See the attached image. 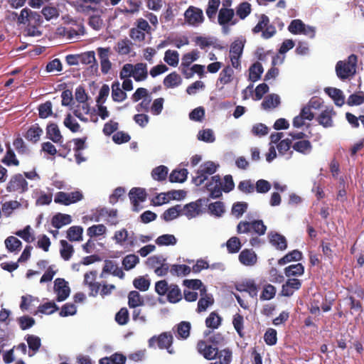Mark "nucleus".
<instances>
[{
	"mask_svg": "<svg viewBox=\"0 0 364 364\" xmlns=\"http://www.w3.org/2000/svg\"><path fill=\"white\" fill-rule=\"evenodd\" d=\"M144 305V299L137 291L133 290L129 293L128 306L130 309H136Z\"/></svg>",
	"mask_w": 364,
	"mask_h": 364,
	"instance_id": "bb28decb",
	"label": "nucleus"
},
{
	"mask_svg": "<svg viewBox=\"0 0 364 364\" xmlns=\"http://www.w3.org/2000/svg\"><path fill=\"white\" fill-rule=\"evenodd\" d=\"M5 165L10 166H18L19 161L16 159L14 151L11 149L9 144L7 145V151L1 161Z\"/></svg>",
	"mask_w": 364,
	"mask_h": 364,
	"instance_id": "a19ab883",
	"label": "nucleus"
},
{
	"mask_svg": "<svg viewBox=\"0 0 364 364\" xmlns=\"http://www.w3.org/2000/svg\"><path fill=\"white\" fill-rule=\"evenodd\" d=\"M53 114L52 103L46 101L38 106V115L40 118L46 119Z\"/></svg>",
	"mask_w": 364,
	"mask_h": 364,
	"instance_id": "bf43d9fd",
	"label": "nucleus"
},
{
	"mask_svg": "<svg viewBox=\"0 0 364 364\" xmlns=\"http://www.w3.org/2000/svg\"><path fill=\"white\" fill-rule=\"evenodd\" d=\"M234 16V11L232 9L222 8L218 14V23L224 26L228 23Z\"/></svg>",
	"mask_w": 364,
	"mask_h": 364,
	"instance_id": "4c0bfd02",
	"label": "nucleus"
},
{
	"mask_svg": "<svg viewBox=\"0 0 364 364\" xmlns=\"http://www.w3.org/2000/svg\"><path fill=\"white\" fill-rule=\"evenodd\" d=\"M191 272V267L186 264H173L170 267V273L173 276H187Z\"/></svg>",
	"mask_w": 364,
	"mask_h": 364,
	"instance_id": "58836bf2",
	"label": "nucleus"
},
{
	"mask_svg": "<svg viewBox=\"0 0 364 364\" xmlns=\"http://www.w3.org/2000/svg\"><path fill=\"white\" fill-rule=\"evenodd\" d=\"M239 261L245 266H253L257 262V257L252 250L245 249L239 255Z\"/></svg>",
	"mask_w": 364,
	"mask_h": 364,
	"instance_id": "aec40b11",
	"label": "nucleus"
},
{
	"mask_svg": "<svg viewBox=\"0 0 364 364\" xmlns=\"http://www.w3.org/2000/svg\"><path fill=\"white\" fill-rule=\"evenodd\" d=\"M305 28V24L300 19L292 20L288 26L289 31L294 35L301 34Z\"/></svg>",
	"mask_w": 364,
	"mask_h": 364,
	"instance_id": "13d9d810",
	"label": "nucleus"
},
{
	"mask_svg": "<svg viewBox=\"0 0 364 364\" xmlns=\"http://www.w3.org/2000/svg\"><path fill=\"white\" fill-rule=\"evenodd\" d=\"M164 60L170 66L176 67L179 62V54L176 50H167Z\"/></svg>",
	"mask_w": 364,
	"mask_h": 364,
	"instance_id": "603ef678",
	"label": "nucleus"
},
{
	"mask_svg": "<svg viewBox=\"0 0 364 364\" xmlns=\"http://www.w3.org/2000/svg\"><path fill=\"white\" fill-rule=\"evenodd\" d=\"M191 328V323L188 321H181L176 326V337L178 339H186L190 336Z\"/></svg>",
	"mask_w": 364,
	"mask_h": 364,
	"instance_id": "7c9ffc66",
	"label": "nucleus"
},
{
	"mask_svg": "<svg viewBox=\"0 0 364 364\" xmlns=\"http://www.w3.org/2000/svg\"><path fill=\"white\" fill-rule=\"evenodd\" d=\"M177 242V239L173 235L164 234L158 237L156 240V243L159 246H168L175 245Z\"/></svg>",
	"mask_w": 364,
	"mask_h": 364,
	"instance_id": "5fc2aeb1",
	"label": "nucleus"
},
{
	"mask_svg": "<svg viewBox=\"0 0 364 364\" xmlns=\"http://www.w3.org/2000/svg\"><path fill=\"white\" fill-rule=\"evenodd\" d=\"M26 340L29 350L33 351L32 354H29L30 356H32L38 351L41 346V338L35 335H27Z\"/></svg>",
	"mask_w": 364,
	"mask_h": 364,
	"instance_id": "e433bc0d",
	"label": "nucleus"
},
{
	"mask_svg": "<svg viewBox=\"0 0 364 364\" xmlns=\"http://www.w3.org/2000/svg\"><path fill=\"white\" fill-rule=\"evenodd\" d=\"M72 218L68 214L58 213L51 219V225L56 229H60L65 225L70 224Z\"/></svg>",
	"mask_w": 364,
	"mask_h": 364,
	"instance_id": "5701e85b",
	"label": "nucleus"
},
{
	"mask_svg": "<svg viewBox=\"0 0 364 364\" xmlns=\"http://www.w3.org/2000/svg\"><path fill=\"white\" fill-rule=\"evenodd\" d=\"M129 196L133 205V210L138 212L141 208L139 203L146 200L147 193L142 188H132L129 193Z\"/></svg>",
	"mask_w": 364,
	"mask_h": 364,
	"instance_id": "f8f14e48",
	"label": "nucleus"
},
{
	"mask_svg": "<svg viewBox=\"0 0 364 364\" xmlns=\"http://www.w3.org/2000/svg\"><path fill=\"white\" fill-rule=\"evenodd\" d=\"M47 138L56 144H62L63 136L55 123H49L46 127Z\"/></svg>",
	"mask_w": 364,
	"mask_h": 364,
	"instance_id": "412c9836",
	"label": "nucleus"
},
{
	"mask_svg": "<svg viewBox=\"0 0 364 364\" xmlns=\"http://www.w3.org/2000/svg\"><path fill=\"white\" fill-rule=\"evenodd\" d=\"M5 245L9 252L19 251L21 248V242L14 236H9L5 240Z\"/></svg>",
	"mask_w": 364,
	"mask_h": 364,
	"instance_id": "864d4df0",
	"label": "nucleus"
},
{
	"mask_svg": "<svg viewBox=\"0 0 364 364\" xmlns=\"http://www.w3.org/2000/svg\"><path fill=\"white\" fill-rule=\"evenodd\" d=\"M181 76L176 72H172L164 79V85L167 88L178 87L181 84Z\"/></svg>",
	"mask_w": 364,
	"mask_h": 364,
	"instance_id": "c756f323",
	"label": "nucleus"
},
{
	"mask_svg": "<svg viewBox=\"0 0 364 364\" xmlns=\"http://www.w3.org/2000/svg\"><path fill=\"white\" fill-rule=\"evenodd\" d=\"M294 150L302 154H308L312 150V145L309 140H301L295 142L292 146Z\"/></svg>",
	"mask_w": 364,
	"mask_h": 364,
	"instance_id": "37998d69",
	"label": "nucleus"
},
{
	"mask_svg": "<svg viewBox=\"0 0 364 364\" xmlns=\"http://www.w3.org/2000/svg\"><path fill=\"white\" fill-rule=\"evenodd\" d=\"M168 169L166 166L161 165L154 168L151 171L152 178L158 181H165L168 176Z\"/></svg>",
	"mask_w": 364,
	"mask_h": 364,
	"instance_id": "c03bdc74",
	"label": "nucleus"
},
{
	"mask_svg": "<svg viewBox=\"0 0 364 364\" xmlns=\"http://www.w3.org/2000/svg\"><path fill=\"white\" fill-rule=\"evenodd\" d=\"M218 165L214 162L208 161L200 166V168L197 171L196 176L193 178V182L197 186H200L206 179L208 176L215 173L217 171Z\"/></svg>",
	"mask_w": 364,
	"mask_h": 364,
	"instance_id": "423d86ee",
	"label": "nucleus"
},
{
	"mask_svg": "<svg viewBox=\"0 0 364 364\" xmlns=\"http://www.w3.org/2000/svg\"><path fill=\"white\" fill-rule=\"evenodd\" d=\"M284 272L287 278L300 277L304 273V267L301 263L291 264L284 268Z\"/></svg>",
	"mask_w": 364,
	"mask_h": 364,
	"instance_id": "a878e982",
	"label": "nucleus"
},
{
	"mask_svg": "<svg viewBox=\"0 0 364 364\" xmlns=\"http://www.w3.org/2000/svg\"><path fill=\"white\" fill-rule=\"evenodd\" d=\"M147 76L148 71L146 64L139 63L133 65L132 77L136 81L140 82L146 79Z\"/></svg>",
	"mask_w": 364,
	"mask_h": 364,
	"instance_id": "393cba45",
	"label": "nucleus"
},
{
	"mask_svg": "<svg viewBox=\"0 0 364 364\" xmlns=\"http://www.w3.org/2000/svg\"><path fill=\"white\" fill-rule=\"evenodd\" d=\"M155 291L159 296H166L167 301L171 304L178 303L183 298L179 287L176 284H168L165 279L156 282Z\"/></svg>",
	"mask_w": 364,
	"mask_h": 364,
	"instance_id": "f257e3e1",
	"label": "nucleus"
},
{
	"mask_svg": "<svg viewBox=\"0 0 364 364\" xmlns=\"http://www.w3.org/2000/svg\"><path fill=\"white\" fill-rule=\"evenodd\" d=\"M302 252L298 250H294L278 260L279 265H284L291 262H298L302 259Z\"/></svg>",
	"mask_w": 364,
	"mask_h": 364,
	"instance_id": "c85d7f7f",
	"label": "nucleus"
},
{
	"mask_svg": "<svg viewBox=\"0 0 364 364\" xmlns=\"http://www.w3.org/2000/svg\"><path fill=\"white\" fill-rule=\"evenodd\" d=\"M267 231V226L262 220H254L251 222L240 221L237 226V232L252 233L259 236L263 235Z\"/></svg>",
	"mask_w": 364,
	"mask_h": 364,
	"instance_id": "7ed1b4c3",
	"label": "nucleus"
},
{
	"mask_svg": "<svg viewBox=\"0 0 364 364\" xmlns=\"http://www.w3.org/2000/svg\"><path fill=\"white\" fill-rule=\"evenodd\" d=\"M60 244L61 246L60 250L61 257L65 261L69 260L74 253L73 246L65 240H61Z\"/></svg>",
	"mask_w": 364,
	"mask_h": 364,
	"instance_id": "473e14b6",
	"label": "nucleus"
},
{
	"mask_svg": "<svg viewBox=\"0 0 364 364\" xmlns=\"http://www.w3.org/2000/svg\"><path fill=\"white\" fill-rule=\"evenodd\" d=\"M107 228L102 224L94 225L87 230V235L90 237L100 236L106 232Z\"/></svg>",
	"mask_w": 364,
	"mask_h": 364,
	"instance_id": "69168bd1",
	"label": "nucleus"
},
{
	"mask_svg": "<svg viewBox=\"0 0 364 364\" xmlns=\"http://www.w3.org/2000/svg\"><path fill=\"white\" fill-rule=\"evenodd\" d=\"M324 91L333 100L336 106L341 107L344 105L345 97L340 89L335 87H326Z\"/></svg>",
	"mask_w": 364,
	"mask_h": 364,
	"instance_id": "b1692460",
	"label": "nucleus"
},
{
	"mask_svg": "<svg viewBox=\"0 0 364 364\" xmlns=\"http://www.w3.org/2000/svg\"><path fill=\"white\" fill-rule=\"evenodd\" d=\"M127 97V95L124 90L120 87L119 81H114L112 84V98L113 101L121 102Z\"/></svg>",
	"mask_w": 364,
	"mask_h": 364,
	"instance_id": "cd10ccee",
	"label": "nucleus"
},
{
	"mask_svg": "<svg viewBox=\"0 0 364 364\" xmlns=\"http://www.w3.org/2000/svg\"><path fill=\"white\" fill-rule=\"evenodd\" d=\"M21 205V203L17 200H10L5 202L2 204V212L4 215L9 217L12 213L13 210L17 209Z\"/></svg>",
	"mask_w": 364,
	"mask_h": 364,
	"instance_id": "0e129e2a",
	"label": "nucleus"
},
{
	"mask_svg": "<svg viewBox=\"0 0 364 364\" xmlns=\"http://www.w3.org/2000/svg\"><path fill=\"white\" fill-rule=\"evenodd\" d=\"M239 291L247 292L251 297L257 296L258 287L253 279H247L236 285Z\"/></svg>",
	"mask_w": 364,
	"mask_h": 364,
	"instance_id": "6ab92c4d",
	"label": "nucleus"
},
{
	"mask_svg": "<svg viewBox=\"0 0 364 364\" xmlns=\"http://www.w3.org/2000/svg\"><path fill=\"white\" fill-rule=\"evenodd\" d=\"M43 133V129L41 128L38 124L36 123L28 128L24 134V137L31 143L36 144L40 140Z\"/></svg>",
	"mask_w": 364,
	"mask_h": 364,
	"instance_id": "4be33fe9",
	"label": "nucleus"
},
{
	"mask_svg": "<svg viewBox=\"0 0 364 364\" xmlns=\"http://www.w3.org/2000/svg\"><path fill=\"white\" fill-rule=\"evenodd\" d=\"M83 228L81 226H72L67 231V238L70 242L81 241L82 240Z\"/></svg>",
	"mask_w": 364,
	"mask_h": 364,
	"instance_id": "72a5a7b5",
	"label": "nucleus"
},
{
	"mask_svg": "<svg viewBox=\"0 0 364 364\" xmlns=\"http://www.w3.org/2000/svg\"><path fill=\"white\" fill-rule=\"evenodd\" d=\"M63 124L65 127L69 129L73 133L82 131L80 124L72 117L70 114H68L65 116Z\"/></svg>",
	"mask_w": 364,
	"mask_h": 364,
	"instance_id": "de8ad7c7",
	"label": "nucleus"
},
{
	"mask_svg": "<svg viewBox=\"0 0 364 364\" xmlns=\"http://www.w3.org/2000/svg\"><path fill=\"white\" fill-rule=\"evenodd\" d=\"M183 285L193 290H200V296L205 294L206 287L200 279H185Z\"/></svg>",
	"mask_w": 364,
	"mask_h": 364,
	"instance_id": "ea45409f",
	"label": "nucleus"
},
{
	"mask_svg": "<svg viewBox=\"0 0 364 364\" xmlns=\"http://www.w3.org/2000/svg\"><path fill=\"white\" fill-rule=\"evenodd\" d=\"M129 318V314L126 307H122L115 315L116 322L121 326L126 325Z\"/></svg>",
	"mask_w": 364,
	"mask_h": 364,
	"instance_id": "680f3d73",
	"label": "nucleus"
},
{
	"mask_svg": "<svg viewBox=\"0 0 364 364\" xmlns=\"http://www.w3.org/2000/svg\"><path fill=\"white\" fill-rule=\"evenodd\" d=\"M173 338L171 332H164L158 336H153L149 340V346L154 348L156 344L160 349H166L168 353L173 354L175 351L171 348Z\"/></svg>",
	"mask_w": 364,
	"mask_h": 364,
	"instance_id": "20e7f679",
	"label": "nucleus"
},
{
	"mask_svg": "<svg viewBox=\"0 0 364 364\" xmlns=\"http://www.w3.org/2000/svg\"><path fill=\"white\" fill-rule=\"evenodd\" d=\"M247 203L246 202L235 203L232 207V213L237 218H240L247 209Z\"/></svg>",
	"mask_w": 364,
	"mask_h": 364,
	"instance_id": "774afa93",
	"label": "nucleus"
},
{
	"mask_svg": "<svg viewBox=\"0 0 364 364\" xmlns=\"http://www.w3.org/2000/svg\"><path fill=\"white\" fill-rule=\"evenodd\" d=\"M234 71L230 65L225 67L220 72L218 81L223 85L230 83L233 80Z\"/></svg>",
	"mask_w": 364,
	"mask_h": 364,
	"instance_id": "79ce46f5",
	"label": "nucleus"
},
{
	"mask_svg": "<svg viewBox=\"0 0 364 364\" xmlns=\"http://www.w3.org/2000/svg\"><path fill=\"white\" fill-rule=\"evenodd\" d=\"M205 187L210 192L211 198H219L222 196V182L219 175L212 176L210 181L206 183Z\"/></svg>",
	"mask_w": 364,
	"mask_h": 364,
	"instance_id": "4468645a",
	"label": "nucleus"
},
{
	"mask_svg": "<svg viewBox=\"0 0 364 364\" xmlns=\"http://www.w3.org/2000/svg\"><path fill=\"white\" fill-rule=\"evenodd\" d=\"M196 348L200 355L209 360L217 358L219 353L218 347L211 343L208 344L204 340H199L198 341Z\"/></svg>",
	"mask_w": 364,
	"mask_h": 364,
	"instance_id": "1a4fd4ad",
	"label": "nucleus"
},
{
	"mask_svg": "<svg viewBox=\"0 0 364 364\" xmlns=\"http://www.w3.org/2000/svg\"><path fill=\"white\" fill-rule=\"evenodd\" d=\"M214 303V299L213 296L210 294H208L205 292V294L201 296L198 302L197 311L198 313L206 311V309L212 306Z\"/></svg>",
	"mask_w": 364,
	"mask_h": 364,
	"instance_id": "c9c22d12",
	"label": "nucleus"
},
{
	"mask_svg": "<svg viewBox=\"0 0 364 364\" xmlns=\"http://www.w3.org/2000/svg\"><path fill=\"white\" fill-rule=\"evenodd\" d=\"M280 103V98L276 94L267 95L262 102V107L264 109L274 108Z\"/></svg>",
	"mask_w": 364,
	"mask_h": 364,
	"instance_id": "49530a36",
	"label": "nucleus"
},
{
	"mask_svg": "<svg viewBox=\"0 0 364 364\" xmlns=\"http://www.w3.org/2000/svg\"><path fill=\"white\" fill-rule=\"evenodd\" d=\"M263 70V67L260 63H253L249 69V80L252 82L257 81L260 79Z\"/></svg>",
	"mask_w": 364,
	"mask_h": 364,
	"instance_id": "f704fd0d",
	"label": "nucleus"
},
{
	"mask_svg": "<svg viewBox=\"0 0 364 364\" xmlns=\"http://www.w3.org/2000/svg\"><path fill=\"white\" fill-rule=\"evenodd\" d=\"M186 21L191 26H198L204 21V16L202 9L190 6L184 13Z\"/></svg>",
	"mask_w": 364,
	"mask_h": 364,
	"instance_id": "9b49d317",
	"label": "nucleus"
},
{
	"mask_svg": "<svg viewBox=\"0 0 364 364\" xmlns=\"http://www.w3.org/2000/svg\"><path fill=\"white\" fill-rule=\"evenodd\" d=\"M132 43L127 38L119 41L115 47V50L119 55H128L131 51Z\"/></svg>",
	"mask_w": 364,
	"mask_h": 364,
	"instance_id": "6e6d98bb",
	"label": "nucleus"
},
{
	"mask_svg": "<svg viewBox=\"0 0 364 364\" xmlns=\"http://www.w3.org/2000/svg\"><path fill=\"white\" fill-rule=\"evenodd\" d=\"M222 322V318L218 313L213 311L205 319V325L208 328L215 329L218 328Z\"/></svg>",
	"mask_w": 364,
	"mask_h": 364,
	"instance_id": "a18cd8bd",
	"label": "nucleus"
},
{
	"mask_svg": "<svg viewBox=\"0 0 364 364\" xmlns=\"http://www.w3.org/2000/svg\"><path fill=\"white\" fill-rule=\"evenodd\" d=\"M364 102V92H360L350 95L347 100L348 106H358Z\"/></svg>",
	"mask_w": 364,
	"mask_h": 364,
	"instance_id": "338daca9",
	"label": "nucleus"
},
{
	"mask_svg": "<svg viewBox=\"0 0 364 364\" xmlns=\"http://www.w3.org/2000/svg\"><path fill=\"white\" fill-rule=\"evenodd\" d=\"M112 239L114 240L116 244L120 246H124L126 245L129 247H133L136 243V237H134V233L132 232V234L129 235L126 228H122L119 230H117L114 232Z\"/></svg>",
	"mask_w": 364,
	"mask_h": 364,
	"instance_id": "9d476101",
	"label": "nucleus"
},
{
	"mask_svg": "<svg viewBox=\"0 0 364 364\" xmlns=\"http://www.w3.org/2000/svg\"><path fill=\"white\" fill-rule=\"evenodd\" d=\"M58 310V306L53 301H49L40 305L37 312L44 314H51Z\"/></svg>",
	"mask_w": 364,
	"mask_h": 364,
	"instance_id": "e2e57ef3",
	"label": "nucleus"
},
{
	"mask_svg": "<svg viewBox=\"0 0 364 364\" xmlns=\"http://www.w3.org/2000/svg\"><path fill=\"white\" fill-rule=\"evenodd\" d=\"M208 210L211 215L220 217L225 212L224 204L221 201L211 203L208 205Z\"/></svg>",
	"mask_w": 364,
	"mask_h": 364,
	"instance_id": "052dcab7",
	"label": "nucleus"
},
{
	"mask_svg": "<svg viewBox=\"0 0 364 364\" xmlns=\"http://www.w3.org/2000/svg\"><path fill=\"white\" fill-rule=\"evenodd\" d=\"M226 247L228 252L233 254L239 252L242 247V244L238 237H232L227 241Z\"/></svg>",
	"mask_w": 364,
	"mask_h": 364,
	"instance_id": "4d7b16f0",
	"label": "nucleus"
},
{
	"mask_svg": "<svg viewBox=\"0 0 364 364\" xmlns=\"http://www.w3.org/2000/svg\"><path fill=\"white\" fill-rule=\"evenodd\" d=\"M269 242L278 250H285L287 248V241L286 237L278 233L271 232L268 235Z\"/></svg>",
	"mask_w": 364,
	"mask_h": 364,
	"instance_id": "a211bd4d",
	"label": "nucleus"
},
{
	"mask_svg": "<svg viewBox=\"0 0 364 364\" xmlns=\"http://www.w3.org/2000/svg\"><path fill=\"white\" fill-rule=\"evenodd\" d=\"M180 213H182V208L180 205H176L164 211L162 218L165 221H170L176 218Z\"/></svg>",
	"mask_w": 364,
	"mask_h": 364,
	"instance_id": "3c124183",
	"label": "nucleus"
},
{
	"mask_svg": "<svg viewBox=\"0 0 364 364\" xmlns=\"http://www.w3.org/2000/svg\"><path fill=\"white\" fill-rule=\"evenodd\" d=\"M188 170L186 168L175 169L169 175V181L171 183H183L188 176Z\"/></svg>",
	"mask_w": 364,
	"mask_h": 364,
	"instance_id": "2f4dec72",
	"label": "nucleus"
},
{
	"mask_svg": "<svg viewBox=\"0 0 364 364\" xmlns=\"http://www.w3.org/2000/svg\"><path fill=\"white\" fill-rule=\"evenodd\" d=\"M232 325L239 336L243 338L245 336L244 318L241 314H236L233 316Z\"/></svg>",
	"mask_w": 364,
	"mask_h": 364,
	"instance_id": "09e8293b",
	"label": "nucleus"
},
{
	"mask_svg": "<svg viewBox=\"0 0 364 364\" xmlns=\"http://www.w3.org/2000/svg\"><path fill=\"white\" fill-rule=\"evenodd\" d=\"M42 21V17L40 14L33 11L28 8L23 9L18 17V23L28 24V26H40Z\"/></svg>",
	"mask_w": 364,
	"mask_h": 364,
	"instance_id": "0eeeda50",
	"label": "nucleus"
},
{
	"mask_svg": "<svg viewBox=\"0 0 364 364\" xmlns=\"http://www.w3.org/2000/svg\"><path fill=\"white\" fill-rule=\"evenodd\" d=\"M82 198L83 195L80 191H77L71 193L59 191L55 195L54 202L63 205H69L81 200Z\"/></svg>",
	"mask_w": 364,
	"mask_h": 364,
	"instance_id": "6e6552de",
	"label": "nucleus"
},
{
	"mask_svg": "<svg viewBox=\"0 0 364 364\" xmlns=\"http://www.w3.org/2000/svg\"><path fill=\"white\" fill-rule=\"evenodd\" d=\"M358 58L351 54L346 60H340L336 65V73L341 80H346L353 76L356 72Z\"/></svg>",
	"mask_w": 364,
	"mask_h": 364,
	"instance_id": "f03ea898",
	"label": "nucleus"
},
{
	"mask_svg": "<svg viewBox=\"0 0 364 364\" xmlns=\"http://www.w3.org/2000/svg\"><path fill=\"white\" fill-rule=\"evenodd\" d=\"M301 280L296 278H288L282 287L281 294L282 296L289 297L293 295L295 291L301 287Z\"/></svg>",
	"mask_w": 364,
	"mask_h": 364,
	"instance_id": "2eb2a0df",
	"label": "nucleus"
},
{
	"mask_svg": "<svg viewBox=\"0 0 364 364\" xmlns=\"http://www.w3.org/2000/svg\"><path fill=\"white\" fill-rule=\"evenodd\" d=\"M139 262V257L134 254H130L123 258L122 266L125 270L129 271L133 269Z\"/></svg>",
	"mask_w": 364,
	"mask_h": 364,
	"instance_id": "8fccbe9b",
	"label": "nucleus"
},
{
	"mask_svg": "<svg viewBox=\"0 0 364 364\" xmlns=\"http://www.w3.org/2000/svg\"><path fill=\"white\" fill-rule=\"evenodd\" d=\"M203 200L201 198L186 204L182 208V214L191 219L196 217L201 213V207L203 205Z\"/></svg>",
	"mask_w": 364,
	"mask_h": 364,
	"instance_id": "dca6fc26",
	"label": "nucleus"
},
{
	"mask_svg": "<svg viewBox=\"0 0 364 364\" xmlns=\"http://www.w3.org/2000/svg\"><path fill=\"white\" fill-rule=\"evenodd\" d=\"M336 115V112L333 108L326 107L323 110L317 117L316 120L318 124L324 128L331 127L333 125V117Z\"/></svg>",
	"mask_w": 364,
	"mask_h": 364,
	"instance_id": "f3484780",
	"label": "nucleus"
},
{
	"mask_svg": "<svg viewBox=\"0 0 364 364\" xmlns=\"http://www.w3.org/2000/svg\"><path fill=\"white\" fill-rule=\"evenodd\" d=\"M54 291L57 294V301L65 300L70 295L68 283L63 278H57L54 282Z\"/></svg>",
	"mask_w": 364,
	"mask_h": 364,
	"instance_id": "ddd939ff",
	"label": "nucleus"
},
{
	"mask_svg": "<svg viewBox=\"0 0 364 364\" xmlns=\"http://www.w3.org/2000/svg\"><path fill=\"white\" fill-rule=\"evenodd\" d=\"M6 190L9 193H23L28 190V184L22 174L16 173L10 178Z\"/></svg>",
	"mask_w": 364,
	"mask_h": 364,
	"instance_id": "39448f33",
	"label": "nucleus"
}]
</instances>
